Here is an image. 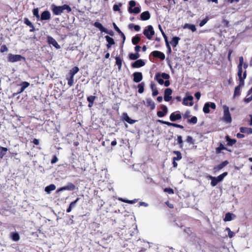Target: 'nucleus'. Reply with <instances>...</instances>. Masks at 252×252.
I'll use <instances>...</instances> for the list:
<instances>
[{"label":"nucleus","instance_id":"obj_1","mask_svg":"<svg viewBox=\"0 0 252 252\" xmlns=\"http://www.w3.org/2000/svg\"><path fill=\"white\" fill-rule=\"evenodd\" d=\"M51 9L53 13L55 15H61L64 11H66L67 13L71 11V8L67 4L57 6L53 4L51 5Z\"/></svg>","mask_w":252,"mask_h":252},{"label":"nucleus","instance_id":"obj_2","mask_svg":"<svg viewBox=\"0 0 252 252\" xmlns=\"http://www.w3.org/2000/svg\"><path fill=\"white\" fill-rule=\"evenodd\" d=\"M227 172H225L217 177L210 175L209 178L211 180V186L212 187L216 186L219 182H221L223 180L224 178L227 175Z\"/></svg>","mask_w":252,"mask_h":252},{"label":"nucleus","instance_id":"obj_3","mask_svg":"<svg viewBox=\"0 0 252 252\" xmlns=\"http://www.w3.org/2000/svg\"><path fill=\"white\" fill-rule=\"evenodd\" d=\"M223 115L222 120L227 123H230L232 121L231 115L229 111V107L226 105L223 106Z\"/></svg>","mask_w":252,"mask_h":252},{"label":"nucleus","instance_id":"obj_4","mask_svg":"<svg viewBox=\"0 0 252 252\" xmlns=\"http://www.w3.org/2000/svg\"><path fill=\"white\" fill-rule=\"evenodd\" d=\"M143 34L148 39H151L153 36L155 34V31L151 25L147 26L143 31Z\"/></svg>","mask_w":252,"mask_h":252},{"label":"nucleus","instance_id":"obj_5","mask_svg":"<svg viewBox=\"0 0 252 252\" xmlns=\"http://www.w3.org/2000/svg\"><path fill=\"white\" fill-rule=\"evenodd\" d=\"M211 108L213 109H215L216 106L215 103L214 102H207L204 104V106L203 108V111L204 113L207 114L210 112L209 108Z\"/></svg>","mask_w":252,"mask_h":252},{"label":"nucleus","instance_id":"obj_6","mask_svg":"<svg viewBox=\"0 0 252 252\" xmlns=\"http://www.w3.org/2000/svg\"><path fill=\"white\" fill-rule=\"evenodd\" d=\"M8 61L14 63L21 61L24 58L20 55H13L9 54L8 55Z\"/></svg>","mask_w":252,"mask_h":252},{"label":"nucleus","instance_id":"obj_7","mask_svg":"<svg viewBox=\"0 0 252 252\" xmlns=\"http://www.w3.org/2000/svg\"><path fill=\"white\" fill-rule=\"evenodd\" d=\"M47 42L50 45H52L57 49L61 48L60 45H59L56 40L51 36H48L47 37Z\"/></svg>","mask_w":252,"mask_h":252},{"label":"nucleus","instance_id":"obj_8","mask_svg":"<svg viewBox=\"0 0 252 252\" xmlns=\"http://www.w3.org/2000/svg\"><path fill=\"white\" fill-rule=\"evenodd\" d=\"M75 186L72 183H69L67 186L62 187L59 189L57 192H59L63 190H73L75 189Z\"/></svg>","mask_w":252,"mask_h":252},{"label":"nucleus","instance_id":"obj_9","mask_svg":"<svg viewBox=\"0 0 252 252\" xmlns=\"http://www.w3.org/2000/svg\"><path fill=\"white\" fill-rule=\"evenodd\" d=\"M172 91L171 89L167 88V89H165V90L164 91V99L165 101H169L171 99L172 97H171V95L172 94Z\"/></svg>","mask_w":252,"mask_h":252},{"label":"nucleus","instance_id":"obj_10","mask_svg":"<svg viewBox=\"0 0 252 252\" xmlns=\"http://www.w3.org/2000/svg\"><path fill=\"white\" fill-rule=\"evenodd\" d=\"M40 20H49L51 19V13L49 11L46 10L43 11L40 17Z\"/></svg>","mask_w":252,"mask_h":252},{"label":"nucleus","instance_id":"obj_11","mask_svg":"<svg viewBox=\"0 0 252 252\" xmlns=\"http://www.w3.org/2000/svg\"><path fill=\"white\" fill-rule=\"evenodd\" d=\"M133 81L136 83L140 82L143 79L142 74L141 72H136L133 74Z\"/></svg>","mask_w":252,"mask_h":252},{"label":"nucleus","instance_id":"obj_12","mask_svg":"<svg viewBox=\"0 0 252 252\" xmlns=\"http://www.w3.org/2000/svg\"><path fill=\"white\" fill-rule=\"evenodd\" d=\"M145 62L142 60L141 59L138 60L134 62L131 66L133 68H138L140 67L143 66L145 65Z\"/></svg>","mask_w":252,"mask_h":252},{"label":"nucleus","instance_id":"obj_13","mask_svg":"<svg viewBox=\"0 0 252 252\" xmlns=\"http://www.w3.org/2000/svg\"><path fill=\"white\" fill-rule=\"evenodd\" d=\"M152 54L155 57L158 58L161 60H163L165 59L164 54L158 51H154L152 52Z\"/></svg>","mask_w":252,"mask_h":252},{"label":"nucleus","instance_id":"obj_14","mask_svg":"<svg viewBox=\"0 0 252 252\" xmlns=\"http://www.w3.org/2000/svg\"><path fill=\"white\" fill-rule=\"evenodd\" d=\"M161 108L162 109V111H158L157 112V115L159 117H162L164 116L167 113L168 111L167 107L164 105H162L161 107Z\"/></svg>","mask_w":252,"mask_h":252},{"label":"nucleus","instance_id":"obj_15","mask_svg":"<svg viewBox=\"0 0 252 252\" xmlns=\"http://www.w3.org/2000/svg\"><path fill=\"white\" fill-rule=\"evenodd\" d=\"M228 164V162L227 160H225V161L222 162V163H221L220 164L218 165L217 166L215 167L214 168V170L215 172L221 170V169H222L225 166H226Z\"/></svg>","mask_w":252,"mask_h":252},{"label":"nucleus","instance_id":"obj_16","mask_svg":"<svg viewBox=\"0 0 252 252\" xmlns=\"http://www.w3.org/2000/svg\"><path fill=\"white\" fill-rule=\"evenodd\" d=\"M122 117L124 121H126L130 124H133L136 122L135 120L131 119L127 115V113H126L123 114Z\"/></svg>","mask_w":252,"mask_h":252},{"label":"nucleus","instance_id":"obj_17","mask_svg":"<svg viewBox=\"0 0 252 252\" xmlns=\"http://www.w3.org/2000/svg\"><path fill=\"white\" fill-rule=\"evenodd\" d=\"M181 118L182 117L180 114H175L174 112L171 113L170 116V120L172 122L180 120Z\"/></svg>","mask_w":252,"mask_h":252},{"label":"nucleus","instance_id":"obj_18","mask_svg":"<svg viewBox=\"0 0 252 252\" xmlns=\"http://www.w3.org/2000/svg\"><path fill=\"white\" fill-rule=\"evenodd\" d=\"M105 38L106 39V40L108 42V44H107V47L109 49L111 47L112 45L115 44L114 40L112 37H110L108 35L105 36Z\"/></svg>","mask_w":252,"mask_h":252},{"label":"nucleus","instance_id":"obj_19","mask_svg":"<svg viewBox=\"0 0 252 252\" xmlns=\"http://www.w3.org/2000/svg\"><path fill=\"white\" fill-rule=\"evenodd\" d=\"M140 18L142 20H147L150 18V14L149 11H146L142 12L140 15Z\"/></svg>","mask_w":252,"mask_h":252},{"label":"nucleus","instance_id":"obj_20","mask_svg":"<svg viewBox=\"0 0 252 252\" xmlns=\"http://www.w3.org/2000/svg\"><path fill=\"white\" fill-rule=\"evenodd\" d=\"M94 26L96 28L99 29V30L101 32H104L105 33H108L107 30L106 29H105V28H104L101 23H100L99 22H96L94 23Z\"/></svg>","mask_w":252,"mask_h":252},{"label":"nucleus","instance_id":"obj_21","mask_svg":"<svg viewBox=\"0 0 252 252\" xmlns=\"http://www.w3.org/2000/svg\"><path fill=\"white\" fill-rule=\"evenodd\" d=\"M145 104L150 107L152 110L155 108V104L154 102L151 98H147L146 100Z\"/></svg>","mask_w":252,"mask_h":252},{"label":"nucleus","instance_id":"obj_22","mask_svg":"<svg viewBox=\"0 0 252 252\" xmlns=\"http://www.w3.org/2000/svg\"><path fill=\"white\" fill-rule=\"evenodd\" d=\"M79 70V69L78 67L75 66L69 71V72L67 76L74 77V76L78 72Z\"/></svg>","mask_w":252,"mask_h":252},{"label":"nucleus","instance_id":"obj_23","mask_svg":"<svg viewBox=\"0 0 252 252\" xmlns=\"http://www.w3.org/2000/svg\"><path fill=\"white\" fill-rule=\"evenodd\" d=\"M10 237L13 241L17 242L19 240L20 236L17 232H11Z\"/></svg>","mask_w":252,"mask_h":252},{"label":"nucleus","instance_id":"obj_24","mask_svg":"<svg viewBox=\"0 0 252 252\" xmlns=\"http://www.w3.org/2000/svg\"><path fill=\"white\" fill-rule=\"evenodd\" d=\"M56 189V186L54 184H51L47 186L45 189V191L48 194H50L51 191L54 190Z\"/></svg>","mask_w":252,"mask_h":252},{"label":"nucleus","instance_id":"obj_25","mask_svg":"<svg viewBox=\"0 0 252 252\" xmlns=\"http://www.w3.org/2000/svg\"><path fill=\"white\" fill-rule=\"evenodd\" d=\"M183 28L189 29L192 32H194L196 30L195 25L187 23L184 25Z\"/></svg>","mask_w":252,"mask_h":252},{"label":"nucleus","instance_id":"obj_26","mask_svg":"<svg viewBox=\"0 0 252 252\" xmlns=\"http://www.w3.org/2000/svg\"><path fill=\"white\" fill-rule=\"evenodd\" d=\"M240 132L242 133H247L248 134L252 133V129L251 128L241 127L240 128Z\"/></svg>","mask_w":252,"mask_h":252},{"label":"nucleus","instance_id":"obj_27","mask_svg":"<svg viewBox=\"0 0 252 252\" xmlns=\"http://www.w3.org/2000/svg\"><path fill=\"white\" fill-rule=\"evenodd\" d=\"M155 79L158 82L160 85H162L164 83L163 80L161 78V75L159 73H156L155 75Z\"/></svg>","mask_w":252,"mask_h":252},{"label":"nucleus","instance_id":"obj_28","mask_svg":"<svg viewBox=\"0 0 252 252\" xmlns=\"http://www.w3.org/2000/svg\"><path fill=\"white\" fill-rule=\"evenodd\" d=\"M180 38L178 37H174L172 38L171 41L170 42V43L173 47H176L178 44V42L180 40Z\"/></svg>","mask_w":252,"mask_h":252},{"label":"nucleus","instance_id":"obj_29","mask_svg":"<svg viewBox=\"0 0 252 252\" xmlns=\"http://www.w3.org/2000/svg\"><path fill=\"white\" fill-rule=\"evenodd\" d=\"M225 138L227 142V145L228 146H232L236 142V140L235 139H231V138H230V137L228 136H226Z\"/></svg>","mask_w":252,"mask_h":252},{"label":"nucleus","instance_id":"obj_30","mask_svg":"<svg viewBox=\"0 0 252 252\" xmlns=\"http://www.w3.org/2000/svg\"><path fill=\"white\" fill-rule=\"evenodd\" d=\"M0 158L2 159L4 155H6V152L7 151V148L0 147Z\"/></svg>","mask_w":252,"mask_h":252},{"label":"nucleus","instance_id":"obj_31","mask_svg":"<svg viewBox=\"0 0 252 252\" xmlns=\"http://www.w3.org/2000/svg\"><path fill=\"white\" fill-rule=\"evenodd\" d=\"M173 153L177 156L176 157L173 158V160H179L182 158V155L179 151H174Z\"/></svg>","mask_w":252,"mask_h":252},{"label":"nucleus","instance_id":"obj_32","mask_svg":"<svg viewBox=\"0 0 252 252\" xmlns=\"http://www.w3.org/2000/svg\"><path fill=\"white\" fill-rule=\"evenodd\" d=\"M128 12L130 13L137 14L140 12V8L139 7H135L134 9L128 8Z\"/></svg>","mask_w":252,"mask_h":252},{"label":"nucleus","instance_id":"obj_33","mask_svg":"<svg viewBox=\"0 0 252 252\" xmlns=\"http://www.w3.org/2000/svg\"><path fill=\"white\" fill-rule=\"evenodd\" d=\"M66 80H67L68 85L71 87L73 85L74 83V77H70L66 75Z\"/></svg>","mask_w":252,"mask_h":252},{"label":"nucleus","instance_id":"obj_34","mask_svg":"<svg viewBox=\"0 0 252 252\" xmlns=\"http://www.w3.org/2000/svg\"><path fill=\"white\" fill-rule=\"evenodd\" d=\"M232 216H234V215L232 214H231L230 213H227L225 214V218L224 219V220L225 221H230L232 220Z\"/></svg>","mask_w":252,"mask_h":252},{"label":"nucleus","instance_id":"obj_35","mask_svg":"<svg viewBox=\"0 0 252 252\" xmlns=\"http://www.w3.org/2000/svg\"><path fill=\"white\" fill-rule=\"evenodd\" d=\"M140 57V55L138 53H131L129 55V58L131 60H135L138 59Z\"/></svg>","mask_w":252,"mask_h":252},{"label":"nucleus","instance_id":"obj_36","mask_svg":"<svg viewBox=\"0 0 252 252\" xmlns=\"http://www.w3.org/2000/svg\"><path fill=\"white\" fill-rule=\"evenodd\" d=\"M116 63L118 66L119 70H120L122 67V60L120 57L116 58Z\"/></svg>","mask_w":252,"mask_h":252},{"label":"nucleus","instance_id":"obj_37","mask_svg":"<svg viewBox=\"0 0 252 252\" xmlns=\"http://www.w3.org/2000/svg\"><path fill=\"white\" fill-rule=\"evenodd\" d=\"M241 88L240 87L238 86H237V87H235V90H234L233 97H236V96H239L240 94H241V92H240Z\"/></svg>","mask_w":252,"mask_h":252},{"label":"nucleus","instance_id":"obj_38","mask_svg":"<svg viewBox=\"0 0 252 252\" xmlns=\"http://www.w3.org/2000/svg\"><path fill=\"white\" fill-rule=\"evenodd\" d=\"M145 84L144 82H142L138 85V93L142 94L144 92V87Z\"/></svg>","mask_w":252,"mask_h":252},{"label":"nucleus","instance_id":"obj_39","mask_svg":"<svg viewBox=\"0 0 252 252\" xmlns=\"http://www.w3.org/2000/svg\"><path fill=\"white\" fill-rule=\"evenodd\" d=\"M140 40V37L138 36H135L132 38V42L133 44H137Z\"/></svg>","mask_w":252,"mask_h":252},{"label":"nucleus","instance_id":"obj_40","mask_svg":"<svg viewBox=\"0 0 252 252\" xmlns=\"http://www.w3.org/2000/svg\"><path fill=\"white\" fill-rule=\"evenodd\" d=\"M119 200H121V201H122L123 202L127 203L129 204H133V203H135L137 200L136 199H135L132 200H126V199H125L123 198H120Z\"/></svg>","mask_w":252,"mask_h":252},{"label":"nucleus","instance_id":"obj_41","mask_svg":"<svg viewBox=\"0 0 252 252\" xmlns=\"http://www.w3.org/2000/svg\"><path fill=\"white\" fill-rule=\"evenodd\" d=\"M33 14L34 16L36 17L37 20H39L40 18V15L39 14V10L38 8H36L33 9Z\"/></svg>","mask_w":252,"mask_h":252},{"label":"nucleus","instance_id":"obj_42","mask_svg":"<svg viewBox=\"0 0 252 252\" xmlns=\"http://www.w3.org/2000/svg\"><path fill=\"white\" fill-rule=\"evenodd\" d=\"M225 149H226V148H225L222 144H220V146L216 148V152L217 154H219L221 150Z\"/></svg>","mask_w":252,"mask_h":252},{"label":"nucleus","instance_id":"obj_43","mask_svg":"<svg viewBox=\"0 0 252 252\" xmlns=\"http://www.w3.org/2000/svg\"><path fill=\"white\" fill-rule=\"evenodd\" d=\"M177 142L179 144L180 147L182 148L183 146V141L182 140V137L181 135L177 136Z\"/></svg>","mask_w":252,"mask_h":252},{"label":"nucleus","instance_id":"obj_44","mask_svg":"<svg viewBox=\"0 0 252 252\" xmlns=\"http://www.w3.org/2000/svg\"><path fill=\"white\" fill-rule=\"evenodd\" d=\"M252 100V94L251 95H247V96L244 98V101L246 103H249L250 101Z\"/></svg>","mask_w":252,"mask_h":252},{"label":"nucleus","instance_id":"obj_45","mask_svg":"<svg viewBox=\"0 0 252 252\" xmlns=\"http://www.w3.org/2000/svg\"><path fill=\"white\" fill-rule=\"evenodd\" d=\"M122 4L121 3H119V4H114L113 7V10L114 11H120V7L122 6Z\"/></svg>","mask_w":252,"mask_h":252},{"label":"nucleus","instance_id":"obj_46","mask_svg":"<svg viewBox=\"0 0 252 252\" xmlns=\"http://www.w3.org/2000/svg\"><path fill=\"white\" fill-rule=\"evenodd\" d=\"M79 200H80V198H77L75 201H72V202L70 203V204L69 205V206L72 209H73V208L75 207V206H76V203L78 202V201Z\"/></svg>","mask_w":252,"mask_h":252},{"label":"nucleus","instance_id":"obj_47","mask_svg":"<svg viewBox=\"0 0 252 252\" xmlns=\"http://www.w3.org/2000/svg\"><path fill=\"white\" fill-rule=\"evenodd\" d=\"M188 121L190 123H192L193 124H196L197 122V117H195V116H193L190 119H189L188 120Z\"/></svg>","mask_w":252,"mask_h":252},{"label":"nucleus","instance_id":"obj_48","mask_svg":"<svg viewBox=\"0 0 252 252\" xmlns=\"http://www.w3.org/2000/svg\"><path fill=\"white\" fill-rule=\"evenodd\" d=\"M208 20H209L208 17H206L204 19L202 20L200 22V23L199 24V26L200 27L203 26L205 24H206L207 23V22H208Z\"/></svg>","mask_w":252,"mask_h":252},{"label":"nucleus","instance_id":"obj_49","mask_svg":"<svg viewBox=\"0 0 252 252\" xmlns=\"http://www.w3.org/2000/svg\"><path fill=\"white\" fill-rule=\"evenodd\" d=\"M158 121L161 124H165L168 126H173V123H170L168 122L164 121L163 120H158Z\"/></svg>","mask_w":252,"mask_h":252},{"label":"nucleus","instance_id":"obj_50","mask_svg":"<svg viewBox=\"0 0 252 252\" xmlns=\"http://www.w3.org/2000/svg\"><path fill=\"white\" fill-rule=\"evenodd\" d=\"M186 141L190 144H194V141L192 139V137L190 136H188L187 137V138L186 139Z\"/></svg>","mask_w":252,"mask_h":252},{"label":"nucleus","instance_id":"obj_51","mask_svg":"<svg viewBox=\"0 0 252 252\" xmlns=\"http://www.w3.org/2000/svg\"><path fill=\"white\" fill-rule=\"evenodd\" d=\"M20 86L26 89L27 88H28L30 86V83H28V82L24 81V82H23L20 84Z\"/></svg>","mask_w":252,"mask_h":252},{"label":"nucleus","instance_id":"obj_52","mask_svg":"<svg viewBox=\"0 0 252 252\" xmlns=\"http://www.w3.org/2000/svg\"><path fill=\"white\" fill-rule=\"evenodd\" d=\"M24 23L30 27H32L33 24L29 21L28 18L24 19Z\"/></svg>","mask_w":252,"mask_h":252},{"label":"nucleus","instance_id":"obj_53","mask_svg":"<svg viewBox=\"0 0 252 252\" xmlns=\"http://www.w3.org/2000/svg\"><path fill=\"white\" fill-rule=\"evenodd\" d=\"M186 99H187L188 101H189V105L192 106L193 105V102H192V100H193V96L191 95H189L188 97L185 98Z\"/></svg>","mask_w":252,"mask_h":252},{"label":"nucleus","instance_id":"obj_54","mask_svg":"<svg viewBox=\"0 0 252 252\" xmlns=\"http://www.w3.org/2000/svg\"><path fill=\"white\" fill-rule=\"evenodd\" d=\"M158 28H159V29L160 30V31H161V33L165 39V41H166V40H168L167 37L166 35H165V33L162 30V28L160 25H158Z\"/></svg>","mask_w":252,"mask_h":252},{"label":"nucleus","instance_id":"obj_55","mask_svg":"<svg viewBox=\"0 0 252 252\" xmlns=\"http://www.w3.org/2000/svg\"><path fill=\"white\" fill-rule=\"evenodd\" d=\"M226 230L228 231V235L229 238H232L233 236L234 232L231 231L230 229L228 227L226 228Z\"/></svg>","mask_w":252,"mask_h":252},{"label":"nucleus","instance_id":"obj_56","mask_svg":"<svg viewBox=\"0 0 252 252\" xmlns=\"http://www.w3.org/2000/svg\"><path fill=\"white\" fill-rule=\"evenodd\" d=\"M160 75L161 77L165 80H168L170 78L169 75L165 73H162Z\"/></svg>","mask_w":252,"mask_h":252},{"label":"nucleus","instance_id":"obj_57","mask_svg":"<svg viewBox=\"0 0 252 252\" xmlns=\"http://www.w3.org/2000/svg\"><path fill=\"white\" fill-rule=\"evenodd\" d=\"M95 99V96L91 95V96H89V97H88L87 100L89 101V102H91V103L93 102L94 103V101Z\"/></svg>","mask_w":252,"mask_h":252},{"label":"nucleus","instance_id":"obj_58","mask_svg":"<svg viewBox=\"0 0 252 252\" xmlns=\"http://www.w3.org/2000/svg\"><path fill=\"white\" fill-rule=\"evenodd\" d=\"M164 191L168 193L169 194L174 193L173 190L171 188H165L164 189Z\"/></svg>","mask_w":252,"mask_h":252},{"label":"nucleus","instance_id":"obj_59","mask_svg":"<svg viewBox=\"0 0 252 252\" xmlns=\"http://www.w3.org/2000/svg\"><path fill=\"white\" fill-rule=\"evenodd\" d=\"M239 85L238 86H239L241 88H242L243 86L244 85V79L243 78H239Z\"/></svg>","mask_w":252,"mask_h":252},{"label":"nucleus","instance_id":"obj_60","mask_svg":"<svg viewBox=\"0 0 252 252\" xmlns=\"http://www.w3.org/2000/svg\"><path fill=\"white\" fill-rule=\"evenodd\" d=\"M244 59L243 57H240L239 58V64L238 65V67H242V65L243 64Z\"/></svg>","mask_w":252,"mask_h":252},{"label":"nucleus","instance_id":"obj_61","mask_svg":"<svg viewBox=\"0 0 252 252\" xmlns=\"http://www.w3.org/2000/svg\"><path fill=\"white\" fill-rule=\"evenodd\" d=\"M238 76L239 77V78H243L242 76V67H238Z\"/></svg>","mask_w":252,"mask_h":252},{"label":"nucleus","instance_id":"obj_62","mask_svg":"<svg viewBox=\"0 0 252 252\" xmlns=\"http://www.w3.org/2000/svg\"><path fill=\"white\" fill-rule=\"evenodd\" d=\"M129 8H132L133 7L135 6L136 5V2L134 0H130L129 2Z\"/></svg>","mask_w":252,"mask_h":252},{"label":"nucleus","instance_id":"obj_63","mask_svg":"<svg viewBox=\"0 0 252 252\" xmlns=\"http://www.w3.org/2000/svg\"><path fill=\"white\" fill-rule=\"evenodd\" d=\"M8 50L7 47L5 45H2L0 48V52L3 53Z\"/></svg>","mask_w":252,"mask_h":252},{"label":"nucleus","instance_id":"obj_64","mask_svg":"<svg viewBox=\"0 0 252 252\" xmlns=\"http://www.w3.org/2000/svg\"><path fill=\"white\" fill-rule=\"evenodd\" d=\"M113 26H114V28L115 29V30L119 33H121V31L120 30V29L117 26V25H116V24L115 23H113Z\"/></svg>","mask_w":252,"mask_h":252}]
</instances>
